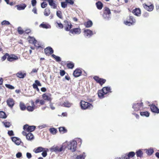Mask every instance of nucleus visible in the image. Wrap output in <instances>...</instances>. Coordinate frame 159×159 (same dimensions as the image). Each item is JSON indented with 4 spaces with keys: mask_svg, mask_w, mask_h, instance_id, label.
Listing matches in <instances>:
<instances>
[{
    "mask_svg": "<svg viewBox=\"0 0 159 159\" xmlns=\"http://www.w3.org/2000/svg\"><path fill=\"white\" fill-rule=\"evenodd\" d=\"M67 145V142H65L62 143L60 147L58 146H53L50 148V151L51 152H54L58 153L62 151L63 149L66 148Z\"/></svg>",
    "mask_w": 159,
    "mask_h": 159,
    "instance_id": "f257e3e1",
    "label": "nucleus"
},
{
    "mask_svg": "<svg viewBox=\"0 0 159 159\" xmlns=\"http://www.w3.org/2000/svg\"><path fill=\"white\" fill-rule=\"evenodd\" d=\"M67 142L66 147L68 149L70 150L72 152H75L76 149L77 143L76 141L72 140L70 141Z\"/></svg>",
    "mask_w": 159,
    "mask_h": 159,
    "instance_id": "f03ea898",
    "label": "nucleus"
},
{
    "mask_svg": "<svg viewBox=\"0 0 159 159\" xmlns=\"http://www.w3.org/2000/svg\"><path fill=\"white\" fill-rule=\"evenodd\" d=\"M136 22V20L132 16H128L126 20L124 21V23L127 25L131 26L134 24Z\"/></svg>",
    "mask_w": 159,
    "mask_h": 159,
    "instance_id": "7ed1b4c3",
    "label": "nucleus"
},
{
    "mask_svg": "<svg viewBox=\"0 0 159 159\" xmlns=\"http://www.w3.org/2000/svg\"><path fill=\"white\" fill-rule=\"evenodd\" d=\"M80 104L81 108L82 109L85 110L87 109H91L93 108V106L91 104L84 101H81Z\"/></svg>",
    "mask_w": 159,
    "mask_h": 159,
    "instance_id": "20e7f679",
    "label": "nucleus"
},
{
    "mask_svg": "<svg viewBox=\"0 0 159 159\" xmlns=\"http://www.w3.org/2000/svg\"><path fill=\"white\" fill-rule=\"evenodd\" d=\"M111 14V11L109 8L107 7H105L104 8L102 16L104 19L108 20L109 18H110Z\"/></svg>",
    "mask_w": 159,
    "mask_h": 159,
    "instance_id": "39448f33",
    "label": "nucleus"
},
{
    "mask_svg": "<svg viewBox=\"0 0 159 159\" xmlns=\"http://www.w3.org/2000/svg\"><path fill=\"white\" fill-rule=\"evenodd\" d=\"M132 108L134 111H137L139 110H141L143 109V102L135 103L133 104L132 106Z\"/></svg>",
    "mask_w": 159,
    "mask_h": 159,
    "instance_id": "423d86ee",
    "label": "nucleus"
},
{
    "mask_svg": "<svg viewBox=\"0 0 159 159\" xmlns=\"http://www.w3.org/2000/svg\"><path fill=\"white\" fill-rule=\"evenodd\" d=\"M64 29L66 31H70L72 27V25L70 21L65 20L64 21Z\"/></svg>",
    "mask_w": 159,
    "mask_h": 159,
    "instance_id": "0eeeda50",
    "label": "nucleus"
},
{
    "mask_svg": "<svg viewBox=\"0 0 159 159\" xmlns=\"http://www.w3.org/2000/svg\"><path fill=\"white\" fill-rule=\"evenodd\" d=\"M143 6L146 10L148 11H151L154 9V5L153 4H146L144 3L143 4Z\"/></svg>",
    "mask_w": 159,
    "mask_h": 159,
    "instance_id": "6e6552de",
    "label": "nucleus"
},
{
    "mask_svg": "<svg viewBox=\"0 0 159 159\" xmlns=\"http://www.w3.org/2000/svg\"><path fill=\"white\" fill-rule=\"evenodd\" d=\"M35 128L36 127L35 126H29L28 125H25L23 126L24 130L29 132L33 131Z\"/></svg>",
    "mask_w": 159,
    "mask_h": 159,
    "instance_id": "1a4fd4ad",
    "label": "nucleus"
},
{
    "mask_svg": "<svg viewBox=\"0 0 159 159\" xmlns=\"http://www.w3.org/2000/svg\"><path fill=\"white\" fill-rule=\"evenodd\" d=\"M53 50L50 47H48L44 49V53L47 56H49L53 54Z\"/></svg>",
    "mask_w": 159,
    "mask_h": 159,
    "instance_id": "9d476101",
    "label": "nucleus"
},
{
    "mask_svg": "<svg viewBox=\"0 0 159 159\" xmlns=\"http://www.w3.org/2000/svg\"><path fill=\"white\" fill-rule=\"evenodd\" d=\"M58 105L59 106H61L66 107H70L72 105V103L68 101H66L64 102H60L58 103Z\"/></svg>",
    "mask_w": 159,
    "mask_h": 159,
    "instance_id": "9b49d317",
    "label": "nucleus"
},
{
    "mask_svg": "<svg viewBox=\"0 0 159 159\" xmlns=\"http://www.w3.org/2000/svg\"><path fill=\"white\" fill-rule=\"evenodd\" d=\"M93 79L98 83H99L100 85H102L104 84L106 81L105 79L100 78L98 77L95 76L93 77Z\"/></svg>",
    "mask_w": 159,
    "mask_h": 159,
    "instance_id": "f8f14e48",
    "label": "nucleus"
},
{
    "mask_svg": "<svg viewBox=\"0 0 159 159\" xmlns=\"http://www.w3.org/2000/svg\"><path fill=\"white\" fill-rule=\"evenodd\" d=\"M18 59V57L14 54H9L7 57V61L11 62L17 60Z\"/></svg>",
    "mask_w": 159,
    "mask_h": 159,
    "instance_id": "ddd939ff",
    "label": "nucleus"
},
{
    "mask_svg": "<svg viewBox=\"0 0 159 159\" xmlns=\"http://www.w3.org/2000/svg\"><path fill=\"white\" fill-rule=\"evenodd\" d=\"M7 103L9 107L12 108L15 104V101L13 98H9L7 101Z\"/></svg>",
    "mask_w": 159,
    "mask_h": 159,
    "instance_id": "4468645a",
    "label": "nucleus"
},
{
    "mask_svg": "<svg viewBox=\"0 0 159 159\" xmlns=\"http://www.w3.org/2000/svg\"><path fill=\"white\" fill-rule=\"evenodd\" d=\"M70 32L73 34H79L81 33V29L80 27L74 28L70 30Z\"/></svg>",
    "mask_w": 159,
    "mask_h": 159,
    "instance_id": "2eb2a0df",
    "label": "nucleus"
},
{
    "mask_svg": "<svg viewBox=\"0 0 159 159\" xmlns=\"http://www.w3.org/2000/svg\"><path fill=\"white\" fill-rule=\"evenodd\" d=\"M49 5L53 9H56L57 8V5L55 1L54 0H48Z\"/></svg>",
    "mask_w": 159,
    "mask_h": 159,
    "instance_id": "dca6fc26",
    "label": "nucleus"
},
{
    "mask_svg": "<svg viewBox=\"0 0 159 159\" xmlns=\"http://www.w3.org/2000/svg\"><path fill=\"white\" fill-rule=\"evenodd\" d=\"M132 12L134 15L139 16L141 14V11L139 8H136L132 11Z\"/></svg>",
    "mask_w": 159,
    "mask_h": 159,
    "instance_id": "f3484780",
    "label": "nucleus"
},
{
    "mask_svg": "<svg viewBox=\"0 0 159 159\" xmlns=\"http://www.w3.org/2000/svg\"><path fill=\"white\" fill-rule=\"evenodd\" d=\"M16 75L20 78H24L26 76V73L24 71H20L16 74Z\"/></svg>",
    "mask_w": 159,
    "mask_h": 159,
    "instance_id": "a211bd4d",
    "label": "nucleus"
},
{
    "mask_svg": "<svg viewBox=\"0 0 159 159\" xmlns=\"http://www.w3.org/2000/svg\"><path fill=\"white\" fill-rule=\"evenodd\" d=\"M150 108L151 111L153 112L157 113H159V109L155 105H152L150 106Z\"/></svg>",
    "mask_w": 159,
    "mask_h": 159,
    "instance_id": "6ab92c4d",
    "label": "nucleus"
},
{
    "mask_svg": "<svg viewBox=\"0 0 159 159\" xmlns=\"http://www.w3.org/2000/svg\"><path fill=\"white\" fill-rule=\"evenodd\" d=\"M26 5L25 3H21L20 4L17 5L16 6L17 9L19 10H23L25 9L26 7Z\"/></svg>",
    "mask_w": 159,
    "mask_h": 159,
    "instance_id": "aec40b11",
    "label": "nucleus"
},
{
    "mask_svg": "<svg viewBox=\"0 0 159 159\" xmlns=\"http://www.w3.org/2000/svg\"><path fill=\"white\" fill-rule=\"evenodd\" d=\"M11 139L12 141L17 145H19L21 143V140L20 139L18 138L17 137H12Z\"/></svg>",
    "mask_w": 159,
    "mask_h": 159,
    "instance_id": "412c9836",
    "label": "nucleus"
},
{
    "mask_svg": "<svg viewBox=\"0 0 159 159\" xmlns=\"http://www.w3.org/2000/svg\"><path fill=\"white\" fill-rule=\"evenodd\" d=\"M102 90L103 91L104 93L106 94L111 92V88L109 87H104L102 88Z\"/></svg>",
    "mask_w": 159,
    "mask_h": 159,
    "instance_id": "4be33fe9",
    "label": "nucleus"
},
{
    "mask_svg": "<svg viewBox=\"0 0 159 159\" xmlns=\"http://www.w3.org/2000/svg\"><path fill=\"white\" fill-rule=\"evenodd\" d=\"M84 32L85 35L86 36H90L93 34L92 31L89 29H87L85 30Z\"/></svg>",
    "mask_w": 159,
    "mask_h": 159,
    "instance_id": "5701e85b",
    "label": "nucleus"
},
{
    "mask_svg": "<svg viewBox=\"0 0 159 159\" xmlns=\"http://www.w3.org/2000/svg\"><path fill=\"white\" fill-rule=\"evenodd\" d=\"M45 148L42 147H39L34 149L33 151L36 153H38L42 152Z\"/></svg>",
    "mask_w": 159,
    "mask_h": 159,
    "instance_id": "b1692460",
    "label": "nucleus"
},
{
    "mask_svg": "<svg viewBox=\"0 0 159 159\" xmlns=\"http://www.w3.org/2000/svg\"><path fill=\"white\" fill-rule=\"evenodd\" d=\"M84 24L86 27L89 28L92 26L93 22L91 20H89L87 22H85Z\"/></svg>",
    "mask_w": 159,
    "mask_h": 159,
    "instance_id": "393cba45",
    "label": "nucleus"
},
{
    "mask_svg": "<svg viewBox=\"0 0 159 159\" xmlns=\"http://www.w3.org/2000/svg\"><path fill=\"white\" fill-rule=\"evenodd\" d=\"M40 27L43 28L49 29L51 28V26L48 24L43 22L40 25Z\"/></svg>",
    "mask_w": 159,
    "mask_h": 159,
    "instance_id": "a878e982",
    "label": "nucleus"
},
{
    "mask_svg": "<svg viewBox=\"0 0 159 159\" xmlns=\"http://www.w3.org/2000/svg\"><path fill=\"white\" fill-rule=\"evenodd\" d=\"M28 42L29 43L34 44L35 42H36V40L35 38L30 36H29L28 38Z\"/></svg>",
    "mask_w": 159,
    "mask_h": 159,
    "instance_id": "bb28decb",
    "label": "nucleus"
},
{
    "mask_svg": "<svg viewBox=\"0 0 159 159\" xmlns=\"http://www.w3.org/2000/svg\"><path fill=\"white\" fill-rule=\"evenodd\" d=\"M81 70H74L73 75L75 77H78L81 75Z\"/></svg>",
    "mask_w": 159,
    "mask_h": 159,
    "instance_id": "cd10ccee",
    "label": "nucleus"
},
{
    "mask_svg": "<svg viewBox=\"0 0 159 159\" xmlns=\"http://www.w3.org/2000/svg\"><path fill=\"white\" fill-rule=\"evenodd\" d=\"M26 137L28 140H31L34 139V135L31 133H29L27 134Z\"/></svg>",
    "mask_w": 159,
    "mask_h": 159,
    "instance_id": "c85d7f7f",
    "label": "nucleus"
},
{
    "mask_svg": "<svg viewBox=\"0 0 159 159\" xmlns=\"http://www.w3.org/2000/svg\"><path fill=\"white\" fill-rule=\"evenodd\" d=\"M66 66L69 69H72L74 66V64L71 61H68L67 63Z\"/></svg>",
    "mask_w": 159,
    "mask_h": 159,
    "instance_id": "c756f323",
    "label": "nucleus"
},
{
    "mask_svg": "<svg viewBox=\"0 0 159 159\" xmlns=\"http://www.w3.org/2000/svg\"><path fill=\"white\" fill-rule=\"evenodd\" d=\"M97 8L99 10H101L103 6V4L100 1H98L96 3Z\"/></svg>",
    "mask_w": 159,
    "mask_h": 159,
    "instance_id": "7c9ffc66",
    "label": "nucleus"
},
{
    "mask_svg": "<svg viewBox=\"0 0 159 159\" xmlns=\"http://www.w3.org/2000/svg\"><path fill=\"white\" fill-rule=\"evenodd\" d=\"M98 93V97L102 99L104 97V95L105 94L104 93L102 90H99Z\"/></svg>",
    "mask_w": 159,
    "mask_h": 159,
    "instance_id": "2f4dec72",
    "label": "nucleus"
},
{
    "mask_svg": "<svg viewBox=\"0 0 159 159\" xmlns=\"http://www.w3.org/2000/svg\"><path fill=\"white\" fill-rule=\"evenodd\" d=\"M59 129L60 132L62 134L66 133L67 131V130L64 127H59Z\"/></svg>",
    "mask_w": 159,
    "mask_h": 159,
    "instance_id": "473e14b6",
    "label": "nucleus"
},
{
    "mask_svg": "<svg viewBox=\"0 0 159 159\" xmlns=\"http://www.w3.org/2000/svg\"><path fill=\"white\" fill-rule=\"evenodd\" d=\"M50 11L49 8H46L44 12V14L46 16H48L50 15Z\"/></svg>",
    "mask_w": 159,
    "mask_h": 159,
    "instance_id": "72a5a7b5",
    "label": "nucleus"
},
{
    "mask_svg": "<svg viewBox=\"0 0 159 159\" xmlns=\"http://www.w3.org/2000/svg\"><path fill=\"white\" fill-rule=\"evenodd\" d=\"M55 25L57 27L59 28V29H62L63 27V24L60 22L59 23L58 22H56L55 23Z\"/></svg>",
    "mask_w": 159,
    "mask_h": 159,
    "instance_id": "f704fd0d",
    "label": "nucleus"
},
{
    "mask_svg": "<svg viewBox=\"0 0 159 159\" xmlns=\"http://www.w3.org/2000/svg\"><path fill=\"white\" fill-rule=\"evenodd\" d=\"M137 156V157H142L143 154V152L141 150H139L137 151L136 152Z\"/></svg>",
    "mask_w": 159,
    "mask_h": 159,
    "instance_id": "c9c22d12",
    "label": "nucleus"
},
{
    "mask_svg": "<svg viewBox=\"0 0 159 159\" xmlns=\"http://www.w3.org/2000/svg\"><path fill=\"white\" fill-rule=\"evenodd\" d=\"M20 109L22 111L25 110L26 108L25 104L21 102H20Z\"/></svg>",
    "mask_w": 159,
    "mask_h": 159,
    "instance_id": "e433bc0d",
    "label": "nucleus"
},
{
    "mask_svg": "<svg viewBox=\"0 0 159 159\" xmlns=\"http://www.w3.org/2000/svg\"><path fill=\"white\" fill-rule=\"evenodd\" d=\"M50 132L53 134H56L57 130L55 128H51L49 129Z\"/></svg>",
    "mask_w": 159,
    "mask_h": 159,
    "instance_id": "4c0bfd02",
    "label": "nucleus"
},
{
    "mask_svg": "<svg viewBox=\"0 0 159 159\" xmlns=\"http://www.w3.org/2000/svg\"><path fill=\"white\" fill-rule=\"evenodd\" d=\"M141 116H145L148 117L149 116V113L147 111L141 112H140Z\"/></svg>",
    "mask_w": 159,
    "mask_h": 159,
    "instance_id": "58836bf2",
    "label": "nucleus"
},
{
    "mask_svg": "<svg viewBox=\"0 0 159 159\" xmlns=\"http://www.w3.org/2000/svg\"><path fill=\"white\" fill-rule=\"evenodd\" d=\"M48 151V148H45L43 151V152L42 153V155L43 157H46L47 155V152Z\"/></svg>",
    "mask_w": 159,
    "mask_h": 159,
    "instance_id": "ea45409f",
    "label": "nucleus"
},
{
    "mask_svg": "<svg viewBox=\"0 0 159 159\" xmlns=\"http://www.w3.org/2000/svg\"><path fill=\"white\" fill-rule=\"evenodd\" d=\"M17 31L18 33L20 34H24V31L20 27H19L18 28Z\"/></svg>",
    "mask_w": 159,
    "mask_h": 159,
    "instance_id": "a19ab883",
    "label": "nucleus"
},
{
    "mask_svg": "<svg viewBox=\"0 0 159 159\" xmlns=\"http://www.w3.org/2000/svg\"><path fill=\"white\" fill-rule=\"evenodd\" d=\"M147 154L149 155H151L154 152V151L152 148H150L147 150L146 151Z\"/></svg>",
    "mask_w": 159,
    "mask_h": 159,
    "instance_id": "79ce46f5",
    "label": "nucleus"
},
{
    "mask_svg": "<svg viewBox=\"0 0 159 159\" xmlns=\"http://www.w3.org/2000/svg\"><path fill=\"white\" fill-rule=\"evenodd\" d=\"M33 44L37 48H42V46L39 44V42L36 40V42H35Z\"/></svg>",
    "mask_w": 159,
    "mask_h": 159,
    "instance_id": "37998d69",
    "label": "nucleus"
},
{
    "mask_svg": "<svg viewBox=\"0 0 159 159\" xmlns=\"http://www.w3.org/2000/svg\"><path fill=\"white\" fill-rule=\"evenodd\" d=\"M52 56L53 58H55L57 61H61V59L60 57L57 56L54 54H52Z\"/></svg>",
    "mask_w": 159,
    "mask_h": 159,
    "instance_id": "c03bdc74",
    "label": "nucleus"
},
{
    "mask_svg": "<svg viewBox=\"0 0 159 159\" xmlns=\"http://www.w3.org/2000/svg\"><path fill=\"white\" fill-rule=\"evenodd\" d=\"M85 154L84 153H83L82 155L77 156L76 157L77 159H84L85 157Z\"/></svg>",
    "mask_w": 159,
    "mask_h": 159,
    "instance_id": "a18cd8bd",
    "label": "nucleus"
},
{
    "mask_svg": "<svg viewBox=\"0 0 159 159\" xmlns=\"http://www.w3.org/2000/svg\"><path fill=\"white\" fill-rule=\"evenodd\" d=\"M42 97L43 99L45 100L48 101H50V98L46 94H43Z\"/></svg>",
    "mask_w": 159,
    "mask_h": 159,
    "instance_id": "49530a36",
    "label": "nucleus"
},
{
    "mask_svg": "<svg viewBox=\"0 0 159 159\" xmlns=\"http://www.w3.org/2000/svg\"><path fill=\"white\" fill-rule=\"evenodd\" d=\"M7 117L6 114L2 111H0V117L3 118H5Z\"/></svg>",
    "mask_w": 159,
    "mask_h": 159,
    "instance_id": "de8ad7c7",
    "label": "nucleus"
},
{
    "mask_svg": "<svg viewBox=\"0 0 159 159\" xmlns=\"http://www.w3.org/2000/svg\"><path fill=\"white\" fill-rule=\"evenodd\" d=\"M2 123H3L4 125L6 127H10L11 125L10 122H7L6 121H3Z\"/></svg>",
    "mask_w": 159,
    "mask_h": 159,
    "instance_id": "09e8293b",
    "label": "nucleus"
},
{
    "mask_svg": "<svg viewBox=\"0 0 159 159\" xmlns=\"http://www.w3.org/2000/svg\"><path fill=\"white\" fill-rule=\"evenodd\" d=\"M9 54L8 53H6L1 58V60L2 61H5L6 58L7 59V57H8Z\"/></svg>",
    "mask_w": 159,
    "mask_h": 159,
    "instance_id": "8fccbe9b",
    "label": "nucleus"
},
{
    "mask_svg": "<svg viewBox=\"0 0 159 159\" xmlns=\"http://www.w3.org/2000/svg\"><path fill=\"white\" fill-rule=\"evenodd\" d=\"M27 110L29 111H32L34 109V107L31 106H28L27 107Z\"/></svg>",
    "mask_w": 159,
    "mask_h": 159,
    "instance_id": "3c124183",
    "label": "nucleus"
},
{
    "mask_svg": "<svg viewBox=\"0 0 159 159\" xmlns=\"http://www.w3.org/2000/svg\"><path fill=\"white\" fill-rule=\"evenodd\" d=\"M129 158L133 157L135 155V153L134 152H129L127 154Z\"/></svg>",
    "mask_w": 159,
    "mask_h": 159,
    "instance_id": "603ef678",
    "label": "nucleus"
},
{
    "mask_svg": "<svg viewBox=\"0 0 159 159\" xmlns=\"http://www.w3.org/2000/svg\"><path fill=\"white\" fill-rule=\"evenodd\" d=\"M61 6L62 7L65 8L67 7V3L66 1L61 2Z\"/></svg>",
    "mask_w": 159,
    "mask_h": 159,
    "instance_id": "864d4df0",
    "label": "nucleus"
},
{
    "mask_svg": "<svg viewBox=\"0 0 159 159\" xmlns=\"http://www.w3.org/2000/svg\"><path fill=\"white\" fill-rule=\"evenodd\" d=\"M1 24L2 25H9L10 24V23L8 21L5 20H3L1 22Z\"/></svg>",
    "mask_w": 159,
    "mask_h": 159,
    "instance_id": "5fc2aeb1",
    "label": "nucleus"
},
{
    "mask_svg": "<svg viewBox=\"0 0 159 159\" xmlns=\"http://www.w3.org/2000/svg\"><path fill=\"white\" fill-rule=\"evenodd\" d=\"M67 3H68L71 5H73L74 3V1L73 0H65Z\"/></svg>",
    "mask_w": 159,
    "mask_h": 159,
    "instance_id": "6e6d98bb",
    "label": "nucleus"
},
{
    "mask_svg": "<svg viewBox=\"0 0 159 159\" xmlns=\"http://www.w3.org/2000/svg\"><path fill=\"white\" fill-rule=\"evenodd\" d=\"M57 15L59 18L61 19L62 18L61 12L60 11H57Z\"/></svg>",
    "mask_w": 159,
    "mask_h": 159,
    "instance_id": "4d7b16f0",
    "label": "nucleus"
},
{
    "mask_svg": "<svg viewBox=\"0 0 159 159\" xmlns=\"http://www.w3.org/2000/svg\"><path fill=\"white\" fill-rule=\"evenodd\" d=\"M47 4L45 2H43L41 3V7L42 8H44L47 7Z\"/></svg>",
    "mask_w": 159,
    "mask_h": 159,
    "instance_id": "13d9d810",
    "label": "nucleus"
},
{
    "mask_svg": "<svg viewBox=\"0 0 159 159\" xmlns=\"http://www.w3.org/2000/svg\"><path fill=\"white\" fill-rule=\"evenodd\" d=\"M5 86L7 88L10 89H14V87L13 86L9 84H6Z\"/></svg>",
    "mask_w": 159,
    "mask_h": 159,
    "instance_id": "bf43d9fd",
    "label": "nucleus"
},
{
    "mask_svg": "<svg viewBox=\"0 0 159 159\" xmlns=\"http://www.w3.org/2000/svg\"><path fill=\"white\" fill-rule=\"evenodd\" d=\"M31 4L33 7H34L36 6L37 3V1L36 0H31Z\"/></svg>",
    "mask_w": 159,
    "mask_h": 159,
    "instance_id": "052dcab7",
    "label": "nucleus"
},
{
    "mask_svg": "<svg viewBox=\"0 0 159 159\" xmlns=\"http://www.w3.org/2000/svg\"><path fill=\"white\" fill-rule=\"evenodd\" d=\"M149 16V14L148 12H145L143 14V16L144 18H147Z\"/></svg>",
    "mask_w": 159,
    "mask_h": 159,
    "instance_id": "680f3d73",
    "label": "nucleus"
},
{
    "mask_svg": "<svg viewBox=\"0 0 159 159\" xmlns=\"http://www.w3.org/2000/svg\"><path fill=\"white\" fill-rule=\"evenodd\" d=\"M31 30L29 29H26L25 31H24V34H29L31 33Z\"/></svg>",
    "mask_w": 159,
    "mask_h": 159,
    "instance_id": "e2e57ef3",
    "label": "nucleus"
},
{
    "mask_svg": "<svg viewBox=\"0 0 159 159\" xmlns=\"http://www.w3.org/2000/svg\"><path fill=\"white\" fill-rule=\"evenodd\" d=\"M22 156V153L20 152H18L16 155V156L17 158H20Z\"/></svg>",
    "mask_w": 159,
    "mask_h": 159,
    "instance_id": "0e129e2a",
    "label": "nucleus"
},
{
    "mask_svg": "<svg viewBox=\"0 0 159 159\" xmlns=\"http://www.w3.org/2000/svg\"><path fill=\"white\" fill-rule=\"evenodd\" d=\"M27 157L28 159H30L32 157L31 154L29 152H27L26 154Z\"/></svg>",
    "mask_w": 159,
    "mask_h": 159,
    "instance_id": "69168bd1",
    "label": "nucleus"
},
{
    "mask_svg": "<svg viewBox=\"0 0 159 159\" xmlns=\"http://www.w3.org/2000/svg\"><path fill=\"white\" fill-rule=\"evenodd\" d=\"M35 83L37 84V86H41V84L40 82L38 80H35Z\"/></svg>",
    "mask_w": 159,
    "mask_h": 159,
    "instance_id": "338daca9",
    "label": "nucleus"
},
{
    "mask_svg": "<svg viewBox=\"0 0 159 159\" xmlns=\"http://www.w3.org/2000/svg\"><path fill=\"white\" fill-rule=\"evenodd\" d=\"M123 159H129V158L128 155H125L122 156Z\"/></svg>",
    "mask_w": 159,
    "mask_h": 159,
    "instance_id": "774afa93",
    "label": "nucleus"
}]
</instances>
